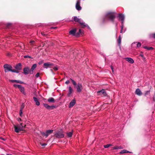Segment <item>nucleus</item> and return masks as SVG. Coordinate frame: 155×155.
Segmentation results:
<instances>
[{"instance_id":"f257e3e1","label":"nucleus","mask_w":155,"mask_h":155,"mask_svg":"<svg viewBox=\"0 0 155 155\" xmlns=\"http://www.w3.org/2000/svg\"><path fill=\"white\" fill-rule=\"evenodd\" d=\"M115 13L114 12H109L106 14L103 21V22H105L107 18L109 19L113 23L114 22V19L115 17Z\"/></svg>"},{"instance_id":"f03ea898","label":"nucleus","mask_w":155,"mask_h":155,"mask_svg":"<svg viewBox=\"0 0 155 155\" xmlns=\"http://www.w3.org/2000/svg\"><path fill=\"white\" fill-rule=\"evenodd\" d=\"M71 80L72 81V83L76 88L77 91L79 93L81 92L83 89V87L81 84L78 83L77 84L75 81L71 78H70Z\"/></svg>"},{"instance_id":"7ed1b4c3","label":"nucleus","mask_w":155,"mask_h":155,"mask_svg":"<svg viewBox=\"0 0 155 155\" xmlns=\"http://www.w3.org/2000/svg\"><path fill=\"white\" fill-rule=\"evenodd\" d=\"M54 136L58 138H62L64 136V132L62 130L57 131L54 134Z\"/></svg>"},{"instance_id":"20e7f679","label":"nucleus","mask_w":155,"mask_h":155,"mask_svg":"<svg viewBox=\"0 0 155 155\" xmlns=\"http://www.w3.org/2000/svg\"><path fill=\"white\" fill-rule=\"evenodd\" d=\"M20 124V125L14 126L15 131L17 133L19 132L20 131L23 130L25 128V126H23L22 123Z\"/></svg>"},{"instance_id":"39448f33","label":"nucleus","mask_w":155,"mask_h":155,"mask_svg":"<svg viewBox=\"0 0 155 155\" xmlns=\"http://www.w3.org/2000/svg\"><path fill=\"white\" fill-rule=\"evenodd\" d=\"M19 69L20 68H16L15 69H12V68H5V72L11 71L13 72L18 73L19 72V71L18 69Z\"/></svg>"},{"instance_id":"423d86ee","label":"nucleus","mask_w":155,"mask_h":155,"mask_svg":"<svg viewBox=\"0 0 155 155\" xmlns=\"http://www.w3.org/2000/svg\"><path fill=\"white\" fill-rule=\"evenodd\" d=\"M44 65L45 66L49 68H57L56 67L54 66L53 64L50 62L45 63L44 64Z\"/></svg>"},{"instance_id":"0eeeda50","label":"nucleus","mask_w":155,"mask_h":155,"mask_svg":"<svg viewBox=\"0 0 155 155\" xmlns=\"http://www.w3.org/2000/svg\"><path fill=\"white\" fill-rule=\"evenodd\" d=\"M53 130H47L45 133L43 132L42 133L43 135H44L45 136V137H47L50 134L52 133Z\"/></svg>"},{"instance_id":"6e6552de","label":"nucleus","mask_w":155,"mask_h":155,"mask_svg":"<svg viewBox=\"0 0 155 155\" xmlns=\"http://www.w3.org/2000/svg\"><path fill=\"white\" fill-rule=\"evenodd\" d=\"M76 30L75 29H73L71 30L69 32V33L70 34L76 36H78L79 35V34L78 33L76 34Z\"/></svg>"},{"instance_id":"1a4fd4ad","label":"nucleus","mask_w":155,"mask_h":155,"mask_svg":"<svg viewBox=\"0 0 155 155\" xmlns=\"http://www.w3.org/2000/svg\"><path fill=\"white\" fill-rule=\"evenodd\" d=\"M44 106L48 110H52L54 109V108L55 107V106H50L49 105L47 104L44 103L43 104Z\"/></svg>"},{"instance_id":"9d476101","label":"nucleus","mask_w":155,"mask_h":155,"mask_svg":"<svg viewBox=\"0 0 155 155\" xmlns=\"http://www.w3.org/2000/svg\"><path fill=\"white\" fill-rule=\"evenodd\" d=\"M78 22H79L81 25L84 27H87L88 28H90L88 25L85 22H84L82 19L80 18V21H79Z\"/></svg>"},{"instance_id":"9b49d317","label":"nucleus","mask_w":155,"mask_h":155,"mask_svg":"<svg viewBox=\"0 0 155 155\" xmlns=\"http://www.w3.org/2000/svg\"><path fill=\"white\" fill-rule=\"evenodd\" d=\"M80 0H78L76 5V8L78 10H80L81 9V7L80 6Z\"/></svg>"},{"instance_id":"f8f14e48","label":"nucleus","mask_w":155,"mask_h":155,"mask_svg":"<svg viewBox=\"0 0 155 155\" xmlns=\"http://www.w3.org/2000/svg\"><path fill=\"white\" fill-rule=\"evenodd\" d=\"M136 45L137 47L139 48L141 46V44L139 42H134L132 44V46L133 47H135Z\"/></svg>"},{"instance_id":"ddd939ff","label":"nucleus","mask_w":155,"mask_h":155,"mask_svg":"<svg viewBox=\"0 0 155 155\" xmlns=\"http://www.w3.org/2000/svg\"><path fill=\"white\" fill-rule=\"evenodd\" d=\"M135 93L137 95L139 96L141 95L142 94V92L139 88H137L136 89Z\"/></svg>"},{"instance_id":"4468645a","label":"nucleus","mask_w":155,"mask_h":155,"mask_svg":"<svg viewBox=\"0 0 155 155\" xmlns=\"http://www.w3.org/2000/svg\"><path fill=\"white\" fill-rule=\"evenodd\" d=\"M118 17L119 18L120 20H124L125 18L124 15L122 14H119Z\"/></svg>"},{"instance_id":"2eb2a0df","label":"nucleus","mask_w":155,"mask_h":155,"mask_svg":"<svg viewBox=\"0 0 155 155\" xmlns=\"http://www.w3.org/2000/svg\"><path fill=\"white\" fill-rule=\"evenodd\" d=\"M19 90L23 94H25V91L24 87L22 86L21 85H19Z\"/></svg>"},{"instance_id":"dca6fc26","label":"nucleus","mask_w":155,"mask_h":155,"mask_svg":"<svg viewBox=\"0 0 155 155\" xmlns=\"http://www.w3.org/2000/svg\"><path fill=\"white\" fill-rule=\"evenodd\" d=\"M76 103V101L75 100H73L71 101L69 104V107H73Z\"/></svg>"},{"instance_id":"f3484780","label":"nucleus","mask_w":155,"mask_h":155,"mask_svg":"<svg viewBox=\"0 0 155 155\" xmlns=\"http://www.w3.org/2000/svg\"><path fill=\"white\" fill-rule=\"evenodd\" d=\"M98 93L101 94H103L104 96H106L107 95L106 93L105 92V91L104 89H102L101 90L97 92Z\"/></svg>"},{"instance_id":"a211bd4d","label":"nucleus","mask_w":155,"mask_h":155,"mask_svg":"<svg viewBox=\"0 0 155 155\" xmlns=\"http://www.w3.org/2000/svg\"><path fill=\"white\" fill-rule=\"evenodd\" d=\"M126 60L129 62L133 63L134 62V60L131 58H125Z\"/></svg>"},{"instance_id":"6ab92c4d","label":"nucleus","mask_w":155,"mask_h":155,"mask_svg":"<svg viewBox=\"0 0 155 155\" xmlns=\"http://www.w3.org/2000/svg\"><path fill=\"white\" fill-rule=\"evenodd\" d=\"M33 98L34 101L35 102L36 105L39 106L40 105V102L38 101L37 98L35 97H33Z\"/></svg>"},{"instance_id":"aec40b11","label":"nucleus","mask_w":155,"mask_h":155,"mask_svg":"<svg viewBox=\"0 0 155 155\" xmlns=\"http://www.w3.org/2000/svg\"><path fill=\"white\" fill-rule=\"evenodd\" d=\"M9 81H10L12 83L15 82L16 83H20V84L23 83V82L22 81H20V80H10Z\"/></svg>"},{"instance_id":"412c9836","label":"nucleus","mask_w":155,"mask_h":155,"mask_svg":"<svg viewBox=\"0 0 155 155\" xmlns=\"http://www.w3.org/2000/svg\"><path fill=\"white\" fill-rule=\"evenodd\" d=\"M73 90L71 86L69 87V91L68 95V96H70L73 92Z\"/></svg>"},{"instance_id":"4be33fe9","label":"nucleus","mask_w":155,"mask_h":155,"mask_svg":"<svg viewBox=\"0 0 155 155\" xmlns=\"http://www.w3.org/2000/svg\"><path fill=\"white\" fill-rule=\"evenodd\" d=\"M23 71L24 74H28L30 72L29 68H24Z\"/></svg>"},{"instance_id":"5701e85b","label":"nucleus","mask_w":155,"mask_h":155,"mask_svg":"<svg viewBox=\"0 0 155 155\" xmlns=\"http://www.w3.org/2000/svg\"><path fill=\"white\" fill-rule=\"evenodd\" d=\"M48 101L49 102L54 103V102L55 100H54V99L52 97H51L49 98L48 99Z\"/></svg>"},{"instance_id":"b1692460","label":"nucleus","mask_w":155,"mask_h":155,"mask_svg":"<svg viewBox=\"0 0 155 155\" xmlns=\"http://www.w3.org/2000/svg\"><path fill=\"white\" fill-rule=\"evenodd\" d=\"M126 153H131V152L128 151H127L126 150H122L120 153V154H123Z\"/></svg>"},{"instance_id":"393cba45","label":"nucleus","mask_w":155,"mask_h":155,"mask_svg":"<svg viewBox=\"0 0 155 155\" xmlns=\"http://www.w3.org/2000/svg\"><path fill=\"white\" fill-rule=\"evenodd\" d=\"M73 132H70L66 133V134L68 137H71L72 135Z\"/></svg>"},{"instance_id":"a878e982","label":"nucleus","mask_w":155,"mask_h":155,"mask_svg":"<svg viewBox=\"0 0 155 155\" xmlns=\"http://www.w3.org/2000/svg\"><path fill=\"white\" fill-rule=\"evenodd\" d=\"M3 68H12V67L11 65L6 64L4 65Z\"/></svg>"},{"instance_id":"bb28decb","label":"nucleus","mask_w":155,"mask_h":155,"mask_svg":"<svg viewBox=\"0 0 155 155\" xmlns=\"http://www.w3.org/2000/svg\"><path fill=\"white\" fill-rule=\"evenodd\" d=\"M74 20L75 22H78L80 20V18H77V16H74Z\"/></svg>"},{"instance_id":"cd10ccee","label":"nucleus","mask_w":155,"mask_h":155,"mask_svg":"<svg viewBox=\"0 0 155 155\" xmlns=\"http://www.w3.org/2000/svg\"><path fill=\"white\" fill-rule=\"evenodd\" d=\"M21 64L19 63L17 64L14 68H20L21 67Z\"/></svg>"},{"instance_id":"c85d7f7f","label":"nucleus","mask_w":155,"mask_h":155,"mask_svg":"<svg viewBox=\"0 0 155 155\" xmlns=\"http://www.w3.org/2000/svg\"><path fill=\"white\" fill-rule=\"evenodd\" d=\"M150 90H148L147 91H146L145 92V94H144V96H146L147 95H148L150 94Z\"/></svg>"},{"instance_id":"c756f323","label":"nucleus","mask_w":155,"mask_h":155,"mask_svg":"<svg viewBox=\"0 0 155 155\" xmlns=\"http://www.w3.org/2000/svg\"><path fill=\"white\" fill-rule=\"evenodd\" d=\"M111 146H112L111 144H107L106 145H104V147L105 148H107L108 147H109Z\"/></svg>"},{"instance_id":"7c9ffc66","label":"nucleus","mask_w":155,"mask_h":155,"mask_svg":"<svg viewBox=\"0 0 155 155\" xmlns=\"http://www.w3.org/2000/svg\"><path fill=\"white\" fill-rule=\"evenodd\" d=\"M118 43L119 44H120L121 43V38L120 36H119L118 39Z\"/></svg>"},{"instance_id":"2f4dec72","label":"nucleus","mask_w":155,"mask_h":155,"mask_svg":"<svg viewBox=\"0 0 155 155\" xmlns=\"http://www.w3.org/2000/svg\"><path fill=\"white\" fill-rule=\"evenodd\" d=\"M150 37L155 38V33L150 34Z\"/></svg>"},{"instance_id":"473e14b6","label":"nucleus","mask_w":155,"mask_h":155,"mask_svg":"<svg viewBox=\"0 0 155 155\" xmlns=\"http://www.w3.org/2000/svg\"><path fill=\"white\" fill-rule=\"evenodd\" d=\"M77 33H78L79 34H82L83 33V31L81 29H79V32H78Z\"/></svg>"},{"instance_id":"72a5a7b5","label":"nucleus","mask_w":155,"mask_h":155,"mask_svg":"<svg viewBox=\"0 0 155 155\" xmlns=\"http://www.w3.org/2000/svg\"><path fill=\"white\" fill-rule=\"evenodd\" d=\"M25 107V105L24 104H22L21 105L20 109L22 110Z\"/></svg>"},{"instance_id":"f704fd0d","label":"nucleus","mask_w":155,"mask_h":155,"mask_svg":"<svg viewBox=\"0 0 155 155\" xmlns=\"http://www.w3.org/2000/svg\"><path fill=\"white\" fill-rule=\"evenodd\" d=\"M19 85H18L16 84H14L13 85L15 87H18V88H19Z\"/></svg>"},{"instance_id":"c9c22d12","label":"nucleus","mask_w":155,"mask_h":155,"mask_svg":"<svg viewBox=\"0 0 155 155\" xmlns=\"http://www.w3.org/2000/svg\"><path fill=\"white\" fill-rule=\"evenodd\" d=\"M37 67V64H34L33 65L31 68H36Z\"/></svg>"},{"instance_id":"e433bc0d","label":"nucleus","mask_w":155,"mask_h":155,"mask_svg":"<svg viewBox=\"0 0 155 155\" xmlns=\"http://www.w3.org/2000/svg\"><path fill=\"white\" fill-rule=\"evenodd\" d=\"M24 58H31V57L28 55H25L24 56Z\"/></svg>"},{"instance_id":"4c0bfd02","label":"nucleus","mask_w":155,"mask_h":155,"mask_svg":"<svg viewBox=\"0 0 155 155\" xmlns=\"http://www.w3.org/2000/svg\"><path fill=\"white\" fill-rule=\"evenodd\" d=\"M39 75H40V73L39 72H38L37 73V74L35 75V76L37 78H38L39 77Z\"/></svg>"},{"instance_id":"58836bf2","label":"nucleus","mask_w":155,"mask_h":155,"mask_svg":"<svg viewBox=\"0 0 155 155\" xmlns=\"http://www.w3.org/2000/svg\"><path fill=\"white\" fill-rule=\"evenodd\" d=\"M22 110L20 109V115L21 116L22 114Z\"/></svg>"},{"instance_id":"ea45409f","label":"nucleus","mask_w":155,"mask_h":155,"mask_svg":"<svg viewBox=\"0 0 155 155\" xmlns=\"http://www.w3.org/2000/svg\"><path fill=\"white\" fill-rule=\"evenodd\" d=\"M113 149H118V146H115L113 148Z\"/></svg>"},{"instance_id":"a19ab883","label":"nucleus","mask_w":155,"mask_h":155,"mask_svg":"<svg viewBox=\"0 0 155 155\" xmlns=\"http://www.w3.org/2000/svg\"><path fill=\"white\" fill-rule=\"evenodd\" d=\"M30 42L31 45H32L34 43L35 41L34 40H31L30 41Z\"/></svg>"},{"instance_id":"79ce46f5","label":"nucleus","mask_w":155,"mask_h":155,"mask_svg":"<svg viewBox=\"0 0 155 155\" xmlns=\"http://www.w3.org/2000/svg\"><path fill=\"white\" fill-rule=\"evenodd\" d=\"M21 48L22 49H24L25 48V46L23 44H22V45L21 46Z\"/></svg>"},{"instance_id":"37998d69","label":"nucleus","mask_w":155,"mask_h":155,"mask_svg":"<svg viewBox=\"0 0 155 155\" xmlns=\"http://www.w3.org/2000/svg\"><path fill=\"white\" fill-rule=\"evenodd\" d=\"M41 34L43 36H45L47 35V34L45 33L44 32H41Z\"/></svg>"},{"instance_id":"c03bdc74","label":"nucleus","mask_w":155,"mask_h":155,"mask_svg":"<svg viewBox=\"0 0 155 155\" xmlns=\"http://www.w3.org/2000/svg\"><path fill=\"white\" fill-rule=\"evenodd\" d=\"M43 63V61H40L38 62V64L41 65Z\"/></svg>"},{"instance_id":"a18cd8bd","label":"nucleus","mask_w":155,"mask_h":155,"mask_svg":"<svg viewBox=\"0 0 155 155\" xmlns=\"http://www.w3.org/2000/svg\"><path fill=\"white\" fill-rule=\"evenodd\" d=\"M70 82V81L69 80H67L66 81L65 83L66 84H68Z\"/></svg>"},{"instance_id":"49530a36","label":"nucleus","mask_w":155,"mask_h":155,"mask_svg":"<svg viewBox=\"0 0 155 155\" xmlns=\"http://www.w3.org/2000/svg\"><path fill=\"white\" fill-rule=\"evenodd\" d=\"M143 48L146 49H147V50H148V49H149V47H148L147 46H144L143 47Z\"/></svg>"},{"instance_id":"de8ad7c7","label":"nucleus","mask_w":155,"mask_h":155,"mask_svg":"<svg viewBox=\"0 0 155 155\" xmlns=\"http://www.w3.org/2000/svg\"><path fill=\"white\" fill-rule=\"evenodd\" d=\"M153 49V48L152 47H149L148 50H150Z\"/></svg>"},{"instance_id":"09e8293b","label":"nucleus","mask_w":155,"mask_h":155,"mask_svg":"<svg viewBox=\"0 0 155 155\" xmlns=\"http://www.w3.org/2000/svg\"><path fill=\"white\" fill-rule=\"evenodd\" d=\"M140 55L141 56L142 58H144V55L143 53L140 54Z\"/></svg>"},{"instance_id":"8fccbe9b","label":"nucleus","mask_w":155,"mask_h":155,"mask_svg":"<svg viewBox=\"0 0 155 155\" xmlns=\"http://www.w3.org/2000/svg\"><path fill=\"white\" fill-rule=\"evenodd\" d=\"M120 21H121V25H124V20H121Z\"/></svg>"},{"instance_id":"3c124183","label":"nucleus","mask_w":155,"mask_h":155,"mask_svg":"<svg viewBox=\"0 0 155 155\" xmlns=\"http://www.w3.org/2000/svg\"><path fill=\"white\" fill-rule=\"evenodd\" d=\"M115 69V68H111V69L112 70V72L113 73H114V70Z\"/></svg>"},{"instance_id":"603ef678","label":"nucleus","mask_w":155,"mask_h":155,"mask_svg":"<svg viewBox=\"0 0 155 155\" xmlns=\"http://www.w3.org/2000/svg\"><path fill=\"white\" fill-rule=\"evenodd\" d=\"M123 147L121 146H118V149H122Z\"/></svg>"},{"instance_id":"864d4df0","label":"nucleus","mask_w":155,"mask_h":155,"mask_svg":"<svg viewBox=\"0 0 155 155\" xmlns=\"http://www.w3.org/2000/svg\"><path fill=\"white\" fill-rule=\"evenodd\" d=\"M121 28H122V29H123V28H124V25H121Z\"/></svg>"},{"instance_id":"5fc2aeb1","label":"nucleus","mask_w":155,"mask_h":155,"mask_svg":"<svg viewBox=\"0 0 155 155\" xmlns=\"http://www.w3.org/2000/svg\"><path fill=\"white\" fill-rule=\"evenodd\" d=\"M46 145H47V144L45 143H44L42 144V146H46Z\"/></svg>"},{"instance_id":"6e6d98bb","label":"nucleus","mask_w":155,"mask_h":155,"mask_svg":"<svg viewBox=\"0 0 155 155\" xmlns=\"http://www.w3.org/2000/svg\"><path fill=\"white\" fill-rule=\"evenodd\" d=\"M123 29H122V28H121V31H120V33H123Z\"/></svg>"},{"instance_id":"4d7b16f0","label":"nucleus","mask_w":155,"mask_h":155,"mask_svg":"<svg viewBox=\"0 0 155 155\" xmlns=\"http://www.w3.org/2000/svg\"><path fill=\"white\" fill-rule=\"evenodd\" d=\"M18 121H21V118H18Z\"/></svg>"},{"instance_id":"13d9d810","label":"nucleus","mask_w":155,"mask_h":155,"mask_svg":"<svg viewBox=\"0 0 155 155\" xmlns=\"http://www.w3.org/2000/svg\"><path fill=\"white\" fill-rule=\"evenodd\" d=\"M72 55H71V56H70V58H71V59H74V57H73V58H72Z\"/></svg>"},{"instance_id":"bf43d9fd","label":"nucleus","mask_w":155,"mask_h":155,"mask_svg":"<svg viewBox=\"0 0 155 155\" xmlns=\"http://www.w3.org/2000/svg\"><path fill=\"white\" fill-rule=\"evenodd\" d=\"M54 70L55 71H57L58 70V68H54Z\"/></svg>"},{"instance_id":"052dcab7","label":"nucleus","mask_w":155,"mask_h":155,"mask_svg":"<svg viewBox=\"0 0 155 155\" xmlns=\"http://www.w3.org/2000/svg\"><path fill=\"white\" fill-rule=\"evenodd\" d=\"M143 58V60L144 61L145 59V57L144 56V58Z\"/></svg>"},{"instance_id":"680f3d73","label":"nucleus","mask_w":155,"mask_h":155,"mask_svg":"<svg viewBox=\"0 0 155 155\" xmlns=\"http://www.w3.org/2000/svg\"><path fill=\"white\" fill-rule=\"evenodd\" d=\"M56 28L55 27H51V29H52V28Z\"/></svg>"},{"instance_id":"e2e57ef3","label":"nucleus","mask_w":155,"mask_h":155,"mask_svg":"<svg viewBox=\"0 0 155 155\" xmlns=\"http://www.w3.org/2000/svg\"><path fill=\"white\" fill-rule=\"evenodd\" d=\"M117 23H116V26H117Z\"/></svg>"},{"instance_id":"0e129e2a","label":"nucleus","mask_w":155,"mask_h":155,"mask_svg":"<svg viewBox=\"0 0 155 155\" xmlns=\"http://www.w3.org/2000/svg\"><path fill=\"white\" fill-rule=\"evenodd\" d=\"M32 69H33L32 70V71H33V70H34V69L35 68H32Z\"/></svg>"},{"instance_id":"69168bd1","label":"nucleus","mask_w":155,"mask_h":155,"mask_svg":"<svg viewBox=\"0 0 155 155\" xmlns=\"http://www.w3.org/2000/svg\"><path fill=\"white\" fill-rule=\"evenodd\" d=\"M2 140H4V139L3 138L2 139Z\"/></svg>"},{"instance_id":"338daca9","label":"nucleus","mask_w":155,"mask_h":155,"mask_svg":"<svg viewBox=\"0 0 155 155\" xmlns=\"http://www.w3.org/2000/svg\"><path fill=\"white\" fill-rule=\"evenodd\" d=\"M8 55H10L9 54V53L8 54Z\"/></svg>"}]
</instances>
